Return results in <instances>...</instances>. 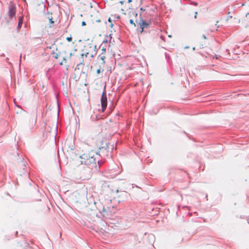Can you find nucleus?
Wrapping results in <instances>:
<instances>
[{
	"mask_svg": "<svg viewBox=\"0 0 249 249\" xmlns=\"http://www.w3.org/2000/svg\"><path fill=\"white\" fill-rule=\"evenodd\" d=\"M129 22L131 24L134 25V26L135 27L136 24L135 23L134 20L133 19H130Z\"/></svg>",
	"mask_w": 249,
	"mask_h": 249,
	"instance_id": "ddd939ff",
	"label": "nucleus"
},
{
	"mask_svg": "<svg viewBox=\"0 0 249 249\" xmlns=\"http://www.w3.org/2000/svg\"><path fill=\"white\" fill-rule=\"evenodd\" d=\"M95 205L98 212L106 219L111 218L116 211V208L112 204L110 199L99 200L98 202L95 203Z\"/></svg>",
	"mask_w": 249,
	"mask_h": 249,
	"instance_id": "f257e3e1",
	"label": "nucleus"
},
{
	"mask_svg": "<svg viewBox=\"0 0 249 249\" xmlns=\"http://www.w3.org/2000/svg\"><path fill=\"white\" fill-rule=\"evenodd\" d=\"M202 37H203V39H206L207 38H206V36H205V35H203V36H202Z\"/></svg>",
	"mask_w": 249,
	"mask_h": 249,
	"instance_id": "5701e85b",
	"label": "nucleus"
},
{
	"mask_svg": "<svg viewBox=\"0 0 249 249\" xmlns=\"http://www.w3.org/2000/svg\"><path fill=\"white\" fill-rule=\"evenodd\" d=\"M16 13V9L15 6H10L9 8L8 11V16L10 17V18H13L15 16Z\"/></svg>",
	"mask_w": 249,
	"mask_h": 249,
	"instance_id": "1a4fd4ad",
	"label": "nucleus"
},
{
	"mask_svg": "<svg viewBox=\"0 0 249 249\" xmlns=\"http://www.w3.org/2000/svg\"><path fill=\"white\" fill-rule=\"evenodd\" d=\"M100 223H101V225H102L101 226L103 228V229H99L98 227H96L97 229L99 230L103 233H107V231L108 230V226H107V223L102 220L100 221Z\"/></svg>",
	"mask_w": 249,
	"mask_h": 249,
	"instance_id": "0eeeda50",
	"label": "nucleus"
},
{
	"mask_svg": "<svg viewBox=\"0 0 249 249\" xmlns=\"http://www.w3.org/2000/svg\"><path fill=\"white\" fill-rule=\"evenodd\" d=\"M120 3H121V4H123L124 3V0H121L120 1Z\"/></svg>",
	"mask_w": 249,
	"mask_h": 249,
	"instance_id": "412c9836",
	"label": "nucleus"
},
{
	"mask_svg": "<svg viewBox=\"0 0 249 249\" xmlns=\"http://www.w3.org/2000/svg\"><path fill=\"white\" fill-rule=\"evenodd\" d=\"M76 58L74 59V61L77 63V65L82 64L84 62V57L86 58L89 57V58H92L93 54L87 53L85 54L82 53L79 55H76Z\"/></svg>",
	"mask_w": 249,
	"mask_h": 249,
	"instance_id": "20e7f679",
	"label": "nucleus"
},
{
	"mask_svg": "<svg viewBox=\"0 0 249 249\" xmlns=\"http://www.w3.org/2000/svg\"><path fill=\"white\" fill-rule=\"evenodd\" d=\"M72 56H75L74 53H73V54H72V53H70V57H71V56H72Z\"/></svg>",
	"mask_w": 249,
	"mask_h": 249,
	"instance_id": "4be33fe9",
	"label": "nucleus"
},
{
	"mask_svg": "<svg viewBox=\"0 0 249 249\" xmlns=\"http://www.w3.org/2000/svg\"><path fill=\"white\" fill-rule=\"evenodd\" d=\"M108 21H109V22H110V21H111V20H110V18L108 19Z\"/></svg>",
	"mask_w": 249,
	"mask_h": 249,
	"instance_id": "bb28decb",
	"label": "nucleus"
},
{
	"mask_svg": "<svg viewBox=\"0 0 249 249\" xmlns=\"http://www.w3.org/2000/svg\"><path fill=\"white\" fill-rule=\"evenodd\" d=\"M106 49L104 48H103L101 49V53L98 56V59L101 60L102 64H105V59L106 58Z\"/></svg>",
	"mask_w": 249,
	"mask_h": 249,
	"instance_id": "6e6552de",
	"label": "nucleus"
},
{
	"mask_svg": "<svg viewBox=\"0 0 249 249\" xmlns=\"http://www.w3.org/2000/svg\"><path fill=\"white\" fill-rule=\"evenodd\" d=\"M230 12H229V13H228V17H227L228 19L229 18H231V17H232L231 16H230Z\"/></svg>",
	"mask_w": 249,
	"mask_h": 249,
	"instance_id": "6ab92c4d",
	"label": "nucleus"
},
{
	"mask_svg": "<svg viewBox=\"0 0 249 249\" xmlns=\"http://www.w3.org/2000/svg\"><path fill=\"white\" fill-rule=\"evenodd\" d=\"M100 70H98L97 71V73H100Z\"/></svg>",
	"mask_w": 249,
	"mask_h": 249,
	"instance_id": "a878e982",
	"label": "nucleus"
},
{
	"mask_svg": "<svg viewBox=\"0 0 249 249\" xmlns=\"http://www.w3.org/2000/svg\"><path fill=\"white\" fill-rule=\"evenodd\" d=\"M141 10H143V11H144V10H143V9L142 8H141Z\"/></svg>",
	"mask_w": 249,
	"mask_h": 249,
	"instance_id": "cd10ccee",
	"label": "nucleus"
},
{
	"mask_svg": "<svg viewBox=\"0 0 249 249\" xmlns=\"http://www.w3.org/2000/svg\"><path fill=\"white\" fill-rule=\"evenodd\" d=\"M139 24L140 26V28H141V33H142L144 31V29L145 28H147L148 25L149 23L146 22L145 21L143 20V19H141L139 23Z\"/></svg>",
	"mask_w": 249,
	"mask_h": 249,
	"instance_id": "9d476101",
	"label": "nucleus"
},
{
	"mask_svg": "<svg viewBox=\"0 0 249 249\" xmlns=\"http://www.w3.org/2000/svg\"><path fill=\"white\" fill-rule=\"evenodd\" d=\"M22 23H23V17H20L19 18V21H18V29H19L21 27Z\"/></svg>",
	"mask_w": 249,
	"mask_h": 249,
	"instance_id": "9b49d317",
	"label": "nucleus"
},
{
	"mask_svg": "<svg viewBox=\"0 0 249 249\" xmlns=\"http://www.w3.org/2000/svg\"><path fill=\"white\" fill-rule=\"evenodd\" d=\"M49 21H50V23L51 24H53L54 23V21L53 20V19L52 18L49 19Z\"/></svg>",
	"mask_w": 249,
	"mask_h": 249,
	"instance_id": "f3484780",
	"label": "nucleus"
},
{
	"mask_svg": "<svg viewBox=\"0 0 249 249\" xmlns=\"http://www.w3.org/2000/svg\"><path fill=\"white\" fill-rule=\"evenodd\" d=\"M53 57L55 58H57L58 57V54L57 53H54V55H53Z\"/></svg>",
	"mask_w": 249,
	"mask_h": 249,
	"instance_id": "a211bd4d",
	"label": "nucleus"
},
{
	"mask_svg": "<svg viewBox=\"0 0 249 249\" xmlns=\"http://www.w3.org/2000/svg\"><path fill=\"white\" fill-rule=\"evenodd\" d=\"M97 153L93 150L87 151L83 154L80 157V162L82 164L90 165L95 162L96 156Z\"/></svg>",
	"mask_w": 249,
	"mask_h": 249,
	"instance_id": "7ed1b4c3",
	"label": "nucleus"
},
{
	"mask_svg": "<svg viewBox=\"0 0 249 249\" xmlns=\"http://www.w3.org/2000/svg\"><path fill=\"white\" fill-rule=\"evenodd\" d=\"M246 20L249 23V13L246 14Z\"/></svg>",
	"mask_w": 249,
	"mask_h": 249,
	"instance_id": "2eb2a0df",
	"label": "nucleus"
},
{
	"mask_svg": "<svg viewBox=\"0 0 249 249\" xmlns=\"http://www.w3.org/2000/svg\"><path fill=\"white\" fill-rule=\"evenodd\" d=\"M195 13H196V15H195V18H196V14H197V13L196 12Z\"/></svg>",
	"mask_w": 249,
	"mask_h": 249,
	"instance_id": "393cba45",
	"label": "nucleus"
},
{
	"mask_svg": "<svg viewBox=\"0 0 249 249\" xmlns=\"http://www.w3.org/2000/svg\"><path fill=\"white\" fill-rule=\"evenodd\" d=\"M127 195V193L125 191L118 192V190H117L116 196L114 197V199H115L118 203H120L126 200Z\"/></svg>",
	"mask_w": 249,
	"mask_h": 249,
	"instance_id": "39448f33",
	"label": "nucleus"
},
{
	"mask_svg": "<svg viewBox=\"0 0 249 249\" xmlns=\"http://www.w3.org/2000/svg\"><path fill=\"white\" fill-rule=\"evenodd\" d=\"M66 40L69 42H71L72 40V38L71 36L66 38Z\"/></svg>",
	"mask_w": 249,
	"mask_h": 249,
	"instance_id": "4468645a",
	"label": "nucleus"
},
{
	"mask_svg": "<svg viewBox=\"0 0 249 249\" xmlns=\"http://www.w3.org/2000/svg\"><path fill=\"white\" fill-rule=\"evenodd\" d=\"M66 59L65 58H64H64H63V61H62V62H61L60 63V65H63V62H64V61H65V62L66 63Z\"/></svg>",
	"mask_w": 249,
	"mask_h": 249,
	"instance_id": "dca6fc26",
	"label": "nucleus"
},
{
	"mask_svg": "<svg viewBox=\"0 0 249 249\" xmlns=\"http://www.w3.org/2000/svg\"><path fill=\"white\" fill-rule=\"evenodd\" d=\"M102 112H104L107 106V95L105 92H103L101 99Z\"/></svg>",
	"mask_w": 249,
	"mask_h": 249,
	"instance_id": "423d86ee",
	"label": "nucleus"
},
{
	"mask_svg": "<svg viewBox=\"0 0 249 249\" xmlns=\"http://www.w3.org/2000/svg\"><path fill=\"white\" fill-rule=\"evenodd\" d=\"M86 25V23L85 21H83L82 22V26H85Z\"/></svg>",
	"mask_w": 249,
	"mask_h": 249,
	"instance_id": "aec40b11",
	"label": "nucleus"
},
{
	"mask_svg": "<svg viewBox=\"0 0 249 249\" xmlns=\"http://www.w3.org/2000/svg\"><path fill=\"white\" fill-rule=\"evenodd\" d=\"M133 0H128V2L130 3Z\"/></svg>",
	"mask_w": 249,
	"mask_h": 249,
	"instance_id": "b1692460",
	"label": "nucleus"
},
{
	"mask_svg": "<svg viewBox=\"0 0 249 249\" xmlns=\"http://www.w3.org/2000/svg\"><path fill=\"white\" fill-rule=\"evenodd\" d=\"M129 15L130 18H131L132 17H135V18H136L138 15L137 13H136L135 12L132 11L129 12Z\"/></svg>",
	"mask_w": 249,
	"mask_h": 249,
	"instance_id": "f8f14e48",
	"label": "nucleus"
},
{
	"mask_svg": "<svg viewBox=\"0 0 249 249\" xmlns=\"http://www.w3.org/2000/svg\"><path fill=\"white\" fill-rule=\"evenodd\" d=\"M97 210H88L85 213V216L89 223L93 224L96 227H98L99 229H103L100 223L101 219L97 216Z\"/></svg>",
	"mask_w": 249,
	"mask_h": 249,
	"instance_id": "f03ea898",
	"label": "nucleus"
}]
</instances>
